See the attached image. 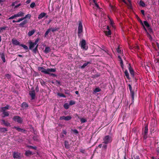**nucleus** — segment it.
Instances as JSON below:
<instances>
[{
    "label": "nucleus",
    "instance_id": "nucleus-55",
    "mask_svg": "<svg viewBox=\"0 0 159 159\" xmlns=\"http://www.w3.org/2000/svg\"><path fill=\"white\" fill-rule=\"evenodd\" d=\"M128 86H129V89L130 91H131V90H132V88L131 84H129L128 85Z\"/></svg>",
    "mask_w": 159,
    "mask_h": 159
},
{
    "label": "nucleus",
    "instance_id": "nucleus-23",
    "mask_svg": "<svg viewBox=\"0 0 159 159\" xmlns=\"http://www.w3.org/2000/svg\"><path fill=\"white\" fill-rule=\"evenodd\" d=\"M129 69L130 72V73L132 75H133L134 74V71L133 69L130 67V64L129 65Z\"/></svg>",
    "mask_w": 159,
    "mask_h": 159
},
{
    "label": "nucleus",
    "instance_id": "nucleus-16",
    "mask_svg": "<svg viewBox=\"0 0 159 159\" xmlns=\"http://www.w3.org/2000/svg\"><path fill=\"white\" fill-rule=\"evenodd\" d=\"M28 105L26 102H23L21 105V107L23 108L26 109L28 107Z\"/></svg>",
    "mask_w": 159,
    "mask_h": 159
},
{
    "label": "nucleus",
    "instance_id": "nucleus-31",
    "mask_svg": "<svg viewBox=\"0 0 159 159\" xmlns=\"http://www.w3.org/2000/svg\"><path fill=\"white\" fill-rule=\"evenodd\" d=\"M27 147H28V148H32L34 150H36L37 148L36 147L34 146H33L30 145H28L27 146Z\"/></svg>",
    "mask_w": 159,
    "mask_h": 159
},
{
    "label": "nucleus",
    "instance_id": "nucleus-29",
    "mask_svg": "<svg viewBox=\"0 0 159 159\" xmlns=\"http://www.w3.org/2000/svg\"><path fill=\"white\" fill-rule=\"evenodd\" d=\"M35 30H33L31 31H30L28 33V35L29 36H32L35 32Z\"/></svg>",
    "mask_w": 159,
    "mask_h": 159
},
{
    "label": "nucleus",
    "instance_id": "nucleus-17",
    "mask_svg": "<svg viewBox=\"0 0 159 159\" xmlns=\"http://www.w3.org/2000/svg\"><path fill=\"white\" fill-rule=\"evenodd\" d=\"M76 116L79 119H80V121L81 123H83L87 122V121L86 119L84 118H80V117L77 114H76Z\"/></svg>",
    "mask_w": 159,
    "mask_h": 159
},
{
    "label": "nucleus",
    "instance_id": "nucleus-13",
    "mask_svg": "<svg viewBox=\"0 0 159 159\" xmlns=\"http://www.w3.org/2000/svg\"><path fill=\"white\" fill-rule=\"evenodd\" d=\"M143 23L145 26L148 28V29L149 32H152V29L149 27V25L148 22L146 21H144Z\"/></svg>",
    "mask_w": 159,
    "mask_h": 159
},
{
    "label": "nucleus",
    "instance_id": "nucleus-64",
    "mask_svg": "<svg viewBox=\"0 0 159 159\" xmlns=\"http://www.w3.org/2000/svg\"><path fill=\"white\" fill-rule=\"evenodd\" d=\"M103 148H104L105 149H107V145H104L103 146Z\"/></svg>",
    "mask_w": 159,
    "mask_h": 159
},
{
    "label": "nucleus",
    "instance_id": "nucleus-40",
    "mask_svg": "<svg viewBox=\"0 0 159 159\" xmlns=\"http://www.w3.org/2000/svg\"><path fill=\"white\" fill-rule=\"evenodd\" d=\"M51 29H48L46 32L45 34V37H46L47 35H48V33L51 31Z\"/></svg>",
    "mask_w": 159,
    "mask_h": 159
},
{
    "label": "nucleus",
    "instance_id": "nucleus-41",
    "mask_svg": "<svg viewBox=\"0 0 159 159\" xmlns=\"http://www.w3.org/2000/svg\"><path fill=\"white\" fill-rule=\"evenodd\" d=\"M139 5L142 6H143V7H144L145 6V3H144V2L142 1H140L139 2Z\"/></svg>",
    "mask_w": 159,
    "mask_h": 159
},
{
    "label": "nucleus",
    "instance_id": "nucleus-10",
    "mask_svg": "<svg viewBox=\"0 0 159 159\" xmlns=\"http://www.w3.org/2000/svg\"><path fill=\"white\" fill-rule=\"evenodd\" d=\"M106 29L107 30L105 31L106 34L107 36H109L111 34L110 30H109V28L108 26H107L106 27L104 28V29Z\"/></svg>",
    "mask_w": 159,
    "mask_h": 159
},
{
    "label": "nucleus",
    "instance_id": "nucleus-11",
    "mask_svg": "<svg viewBox=\"0 0 159 159\" xmlns=\"http://www.w3.org/2000/svg\"><path fill=\"white\" fill-rule=\"evenodd\" d=\"M24 13L21 11H19L17 14H15L16 17H22L24 16Z\"/></svg>",
    "mask_w": 159,
    "mask_h": 159
},
{
    "label": "nucleus",
    "instance_id": "nucleus-22",
    "mask_svg": "<svg viewBox=\"0 0 159 159\" xmlns=\"http://www.w3.org/2000/svg\"><path fill=\"white\" fill-rule=\"evenodd\" d=\"M93 2L94 3V8L97 9L99 8V7L98 5L96 3V0H93Z\"/></svg>",
    "mask_w": 159,
    "mask_h": 159
},
{
    "label": "nucleus",
    "instance_id": "nucleus-15",
    "mask_svg": "<svg viewBox=\"0 0 159 159\" xmlns=\"http://www.w3.org/2000/svg\"><path fill=\"white\" fill-rule=\"evenodd\" d=\"M14 128L16 130H17L19 132H21L23 133V132H24L25 131H26L25 129L19 128L18 127L14 126Z\"/></svg>",
    "mask_w": 159,
    "mask_h": 159
},
{
    "label": "nucleus",
    "instance_id": "nucleus-38",
    "mask_svg": "<svg viewBox=\"0 0 159 159\" xmlns=\"http://www.w3.org/2000/svg\"><path fill=\"white\" fill-rule=\"evenodd\" d=\"M20 46H22L25 50H27L28 49V47L25 45L20 44Z\"/></svg>",
    "mask_w": 159,
    "mask_h": 159
},
{
    "label": "nucleus",
    "instance_id": "nucleus-51",
    "mask_svg": "<svg viewBox=\"0 0 159 159\" xmlns=\"http://www.w3.org/2000/svg\"><path fill=\"white\" fill-rule=\"evenodd\" d=\"M9 106L8 105H7L6 106L4 107H3V108H5L6 110H8L9 109Z\"/></svg>",
    "mask_w": 159,
    "mask_h": 159
},
{
    "label": "nucleus",
    "instance_id": "nucleus-48",
    "mask_svg": "<svg viewBox=\"0 0 159 159\" xmlns=\"http://www.w3.org/2000/svg\"><path fill=\"white\" fill-rule=\"evenodd\" d=\"M38 47V45H37L36 48L33 49V52L35 53H36L37 51V48Z\"/></svg>",
    "mask_w": 159,
    "mask_h": 159
},
{
    "label": "nucleus",
    "instance_id": "nucleus-6",
    "mask_svg": "<svg viewBox=\"0 0 159 159\" xmlns=\"http://www.w3.org/2000/svg\"><path fill=\"white\" fill-rule=\"evenodd\" d=\"M81 47L82 49L87 50L88 49V47L86 46V42L85 40H83L81 42Z\"/></svg>",
    "mask_w": 159,
    "mask_h": 159
},
{
    "label": "nucleus",
    "instance_id": "nucleus-3",
    "mask_svg": "<svg viewBox=\"0 0 159 159\" xmlns=\"http://www.w3.org/2000/svg\"><path fill=\"white\" fill-rule=\"evenodd\" d=\"M13 120L15 122H16L18 123L21 124L23 122V120L21 117L18 116H14L13 118Z\"/></svg>",
    "mask_w": 159,
    "mask_h": 159
},
{
    "label": "nucleus",
    "instance_id": "nucleus-14",
    "mask_svg": "<svg viewBox=\"0 0 159 159\" xmlns=\"http://www.w3.org/2000/svg\"><path fill=\"white\" fill-rule=\"evenodd\" d=\"M12 43L13 44L16 45H20V42L16 39H12Z\"/></svg>",
    "mask_w": 159,
    "mask_h": 159
},
{
    "label": "nucleus",
    "instance_id": "nucleus-25",
    "mask_svg": "<svg viewBox=\"0 0 159 159\" xmlns=\"http://www.w3.org/2000/svg\"><path fill=\"white\" fill-rule=\"evenodd\" d=\"M51 51L50 48L49 47H46L44 51V52L46 53H47Z\"/></svg>",
    "mask_w": 159,
    "mask_h": 159
},
{
    "label": "nucleus",
    "instance_id": "nucleus-7",
    "mask_svg": "<svg viewBox=\"0 0 159 159\" xmlns=\"http://www.w3.org/2000/svg\"><path fill=\"white\" fill-rule=\"evenodd\" d=\"M148 130V125H146L144 127V132L142 134L143 135V138L144 139H146L147 137Z\"/></svg>",
    "mask_w": 159,
    "mask_h": 159
},
{
    "label": "nucleus",
    "instance_id": "nucleus-20",
    "mask_svg": "<svg viewBox=\"0 0 159 159\" xmlns=\"http://www.w3.org/2000/svg\"><path fill=\"white\" fill-rule=\"evenodd\" d=\"M32 154V152L30 150H28L25 152V155L27 157L29 156L30 155Z\"/></svg>",
    "mask_w": 159,
    "mask_h": 159
},
{
    "label": "nucleus",
    "instance_id": "nucleus-63",
    "mask_svg": "<svg viewBox=\"0 0 159 159\" xmlns=\"http://www.w3.org/2000/svg\"><path fill=\"white\" fill-rule=\"evenodd\" d=\"M110 7L111 8V9H112V10H114V7H113V6L111 5H110Z\"/></svg>",
    "mask_w": 159,
    "mask_h": 159
},
{
    "label": "nucleus",
    "instance_id": "nucleus-52",
    "mask_svg": "<svg viewBox=\"0 0 159 159\" xmlns=\"http://www.w3.org/2000/svg\"><path fill=\"white\" fill-rule=\"evenodd\" d=\"M35 90L36 91V92H38L39 91V87L38 86H37L35 88Z\"/></svg>",
    "mask_w": 159,
    "mask_h": 159
},
{
    "label": "nucleus",
    "instance_id": "nucleus-54",
    "mask_svg": "<svg viewBox=\"0 0 159 159\" xmlns=\"http://www.w3.org/2000/svg\"><path fill=\"white\" fill-rule=\"evenodd\" d=\"M2 58L3 62H5L6 61L5 59L4 56H2Z\"/></svg>",
    "mask_w": 159,
    "mask_h": 159
},
{
    "label": "nucleus",
    "instance_id": "nucleus-45",
    "mask_svg": "<svg viewBox=\"0 0 159 159\" xmlns=\"http://www.w3.org/2000/svg\"><path fill=\"white\" fill-rule=\"evenodd\" d=\"M35 3L34 2L32 3L30 5V7L32 8L34 7H35Z\"/></svg>",
    "mask_w": 159,
    "mask_h": 159
},
{
    "label": "nucleus",
    "instance_id": "nucleus-26",
    "mask_svg": "<svg viewBox=\"0 0 159 159\" xmlns=\"http://www.w3.org/2000/svg\"><path fill=\"white\" fill-rule=\"evenodd\" d=\"M53 81H56V85H58L60 84V82L59 81H58V80H52V81H50L52 83H55V82H54Z\"/></svg>",
    "mask_w": 159,
    "mask_h": 159
},
{
    "label": "nucleus",
    "instance_id": "nucleus-37",
    "mask_svg": "<svg viewBox=\"0 0 159 159\" xmlns=\"http://www.w3.org/2000/svg\"><path fill=\"white\" fill-rule=\"evenodd\" d=\"M75 101L73 100H71L69 102V105H72L74 104H75Z\"/></svg>",
    "mask_w": 159,
    "mask_h": 159
},
{
    "label": "nucleus",
    "instance_id": "nucleus-53",
    "mask_svg": "<svg viewBox=\"0 0 159 159\" xmlns=\"http://www.w3.org/2000/svg\"><path fill=\"white\" fill-rule=\"evenodd\" d=\"M118 57L120 61V63L121 64V66H122V65L123 64V61H122L121 59L120 56H119Z\"/></svg>",
    "mask_w": 159,
    "mask_h": 159
},
{
    "label": "nucleus",
    "instance_id": "nucleus-57",
    "mask_svg": "<svg viewBox=\"0 0 159 159\" xmlns=\"http://www.w3.org/2000/svg\"><path fill=\"white\" fill-rule=\"evenodd\" d=\"M1 111H2L3 112H5V110H6L5 109V108H3V107H1Z\"/></svg>",
    "mask_w": 159,
    "mask_h": 159
},
{
    "label": "nucleus",
    "instance_id": "nucleus-35",
    "mask_svg": "<svg viewBox=\"0 0 159 159\" xmlns=\"http://www.w3.org/2000/svg\"><path fill=\"white\" fill-rule=\"evenodd\" d=\"M57 94L58 96H59L60 97H63L64 98L66 97V96L64 94H62V93H57Z\"/></svg>",
    "mask_w": 159,
    "mask_h": 159
},
{
    "label": "nucleus",
    "instance_id": "nucleus-21",
    "mask_svg": "<svg viewBox=\"0 0 159 159\" xmlns=\"http://www.w3.org/2000/svg\"><path fill=\"white\" fill-rule=\"evenodd\" d=\"M29 48L30 49H31L33 48L34 47L35 45H36L35 44H34V43H33L31 42H29Z\"/></svg>",
    "mask_w": 159,
    "mask_h": 159
},
{
    "label": "nucleus",
    "instance_id": "nucleus-50",
    "mask_svg": "<svg viewBox=\"0 0 159 159\" xmlns=\"http://www.w3.org/2000/svg\"><path fill=\"white\" fill-rule=\"evenodd\" d=\"M39 39L38 38L37 39H36V40H35V42L34 43L36 45H38L37 44V43L39 42Z\"/></svg>",
    "mask_w": 159,
    "mask_h": 159
},
{
    "label": "nucleus",
    "instance_id": "nucleus-59",
    "mask_svg": "<svg viewBox=\"0 0 159 159\" xmlns=\"http://www.w3.org/2000/svg\"><path fill=\"white\" fill-rule=\"evenodd\" d=\"M62 133L65 135H66L67 134V132L65 130L63 129Z\"/></svg>",
    "mask_w": 159,
    "mask_h": 159
},
{
    "label": "nucleus",
    "instance_id": "nucleus-18",
    "mask_svg": "<svg viewBox=\"0 0 159 159\" xmlns=\"http://www.w3.org/2000/svg\"><path fill=\"white\" fill-rule=\"evenodd\" d=\"M64 146L66 149H68L70 148V145L69 142L67 141H65L64 142Z\"/></svg>",
    "mask_w": 159,
    "mask_h": 159
},
{
    "label": "nucleus",
    "instance_id": "nucleus-27",
    "mask_svg": "<svg viewBox=\"0 0 159 159\" xmlns=\"http://www.w3.org/2000/svg\"><path fill=\"white\" fill-rule=\"evenodd\" d=\"M7 131L6 128H5L0 127V132L2 133H5Z\"/></svg>",
    "mask_w": 159,
    "mask_h": 159
},
{
    "label": "nucleus",
    "instance_id": "nucleus-47",
    "mask_svg": "<svg viewBox=\"0 0 159 159\" xmlns=\"http://www.w3.org/2000/svg\"><path fill=\"white\" fill-rule=\"evenodd\" d=\"M30 14H28L26 15L25 17H24L25 18V19L27 18H30Z\"/></svg>",
    "mask_w": 159,
    "mask_h": 159
},
{
    "label": "nucleus",
    "instance_id": "nucleus-1",
    "mask_svg": "<svg viewBox=\"0 0 159 159\" xmlns=\"http://www.w3.org/2000/svg\"><path fill=\"white\" fill-rule=\"evenodd\" d=\"M38 70L45 74H49L53 76H56L55 74L51 73V72H54L56 71L55 69L51 68L46 69L43 67H39Z\"/></svg>",
    "mask_w": 159,
    "mask_h": 159
},
{
    "label": "nucleus",
    "instance_id": "nucleus-61",
    "mask_svg": "<svg viewBox=\"0 0 159 159\" xmlns=\"http://www.w3.org/2000/svg\"><path fill=\"white\" fill-rule=\"evenodd\" d=\"M134 159H140V158L139 156H136L134 157Z\"/></svg>",
    "mask_w": 159,
    "mask_h": 159
},
{
    "label": "nucleus",
    "instance_id": "nucleus-19",
    "mask_svg": "<svg viewBox=\"0 0 159 159\" xmlns=\"http://www.w3.org/2000/svg\"><path fill=\"white\" fill-rule=\"evenodd\" d=\"M46 14L44 12H43L40 14L38 16V18L41 19L45 16Z\"/></svg>",
    "mask_w": 159,
    "mask_h": 159
},
{
    "label": "nucleus",
    "instance_id": "nucleus-39",
    "mask_svg": "<svg viewBox=\"0 0 159 159\" xmlns=\"http://www.w3.org/2000/svg\"><path fill=\"white\" fill-rule=\"evenodd\" d=\"M40 83L42 85H46L47 83L46 82H44L43 81V80H40Z\"/></svg>",
    "mask_w": 159,
    "mask_h": 159
},
{
    "label": "nucleus",
    "instance_id": "nucleus-8",
    "mask_svg": "<svg viewBox=\"0 0 159 159\" xmlns=\"http://www.w3.org/2000/svg\"><path fill=\"white\" fill-rule=\"evenodd\" d=\"M72 119V117L70 116H61L60 118V120H64L66 121H68Z\"/></svg>",
    "mask_w": 159,
    "mask_h": 159
},
{
    "label": "nucleus",
    "instance_id": "nucleus-12",
    "mask_svg": "<svg viewBox=\"0 0 159 159\" xmlns=\"http://www.w3.org/2000/svg\"><path fill=\"white\" fill-rule=\"evenodd\" d=\"M2 122V124H4L5 126H11V124L10 123L8 122L7 121H6L4 120H1Z\"/></svg>",
    "mask_w": 159,
    "mask_h": 159
},
{
    "label": "nucleus",
    "instance_id": "nucleus-4",
    "mask_svg": "<svg viewBox=\"0 0 159 159\" xmlns=\"http://www.w3.org/2000/svg\"><path fill=\"white\" fill-rule=\"evenodd\" d=\"M29 94L31 96L32 100L34 99L35 97V93L34 88L31 89V90L29 91Z\"/></svg>",
    "mask_w": 159,
    "mask_h": 159
},
{
    "label": "nucleus",
    "instance_id": "nucleus-5",
    "mask_svg": "<svg viewBox=\"0 0 159 159\" xmlns=\"http://www.w3.org/2000/svg\"><path fill=\"white\" fill-rule=\"evenodd\" d=\"M78 36L80 37L81 36V34L83 31V26L82 22L81 21L79 22V26L78 28Z\"/></svg>",
    "mask_w": 159,
    "mask_h": 159
},
{
    "label": "nucleus",
    "instance_id": "nucleus-58",
    "mask_svg": "<svg viewBox=\"0 0 159 159\" xmlns=\"http://www.w3.org/2000/svg\"><path fill=\"white\" fill-rule=\"evenodd\" d=\"M149 64L148 65H147L146 66H145V68L147 70H148V68H149L150 66H149Z\"/></svg>",
    "mask_w": 159,
    "mask_h": 159
},
{
    "label": "nucleus",
    "instance_id": "nucleus-24",
    "mask_svg": "<svg viewBox=\"0 0 159 159\" xmlns=\"http://www.w3.org/2000/svg\"><path fill=\"white\" fill-rule=\"evenodd\" d=\"M7 28V26H4L0 27V33L3 32Z\"/></svg>",
    "mask_w": 159,
    "mask_h": 159
},
{
    "label": "nucleus",
    "instance_id": "nucleus-30",
    "mask_svg": "<svg viewBox=\"0 0 159 159\" xmlns=\"http://www.w3.org/2000/svg\"><path fill=\"white\" fill-rule=\"evenodd\" d=\"M3 115L2 116L3 117H4L6 116H8L9 115V114L7 111L3 112Z\"/></svg>",
    "mask_w": 159,
    "mask_h": 159
},
{
    "label": "nucleus",
    "instance_id": "nucleus-28",
    "mask_svg": "<svg viewBox=\"0 0 159 159\" xmlns=\"http://www.w3.org/2000/svg\"><path fill=\"white\" fill-rule=\"evenodd\" d=\"M130 92L132 100L133 101V102L134 99V92L133 90H131V91H130Z\"/></svg>",
    "mask_w": 159,
    "mask_h": 159
},
{
    "label": "nucleus",
    "instance_id": "nucleus-44",
    "mask_svg": "<svg viewBox=\"0 0 159 159\" xmlns=\"http://www.w3.org/2000/svg\"><path fill=\"white\" fill-rule=\"evenodd\" d=\"M15 18H16V16L15 15V14H14V15L10 17H9L8 19V20H11V19H13Z\"/></svg>",
    "mask_w": 159,
    "mask_h": 159
},
{
    "label": "nucleus",
    "instance_id": "nucleus-62",
    "mask_svg": "<svg viewBox=\"0 0 159 159\" xmlns=\"http://www.w3.org/2000/svg\"><path fill=\"white\" fill-rule=\"evenodd\" d=\"M50 29H51V31H52V32H54L57 30V29L54 28H51Z\"/></svg>",
    "mask_w": 159,
    "mask_h": 159
},
{
    "label": "nucleus",
    "instance_id": "nucleus-49",
    "mask_svg": "<svg viewBox=\"0 0 159 159\" xmlns=\"http://www.w3.org/2000/svg\"><path fill=\"white\" fill-rule=\"evenodd\" d=\"M88 64V63H84L83 65L81 66V68H84Z\"/></svg>",
    "mask_w": 159,
    "mask_h": 159
},
{
    "label": "nucleus",
    "instance_id": "nucleus-60",
    "mask_svg": "<svg viewBox=\"0 0 159 159\" xmlns=\"http://www.w3.org/2000/svg\"><path fill=\"white\" fill-rule=\"evenodd\" d=\"M148 36L150 40H152V38L151 36L148 34Z\"/></svg>",
    "mask_w": 159,
    "mask_h": 159
},
{
    "label": "nucleus",
    "instance_id": "nucleus-56",
    "mask_svg": "<svg viewBox=\"0 0 159 159\" xmlns=\"http://www.w3.org/2000/svg\"><path fill=\"white\" fill-rule=\"evenodd\" d=\"M80 152L82 153H84L85 152V150L83 149H81L80 150Z\"/></svg>",
    "mask_w": 159,
    "mask_h": 159
},
{
    "label": "nucleus",
    "instance_id": "nucleus-36",
    "mask_svg": "<svg viewBox=\"0 0 159 159\" xmlns=\"http://www.w3.org/2000/svg\"><path fill=\"white\" fill-rule=\"evenodd\" d=\"M27 22V21L26 20H25L20 24V25L23 26Z\"/></svg>",
    "mask_w": 159,
    "mask_h": 159
},
{
    "label": "nucleus",
    "instance_id": "nucleus-2",
    "mask_svg": "<svg viewBox=\"0 0 159 159\" xmlns=\"http://www.w3.org/2000/svg\"><path fill=\"white\" fill-rule=\"evenodd\" d=\"M112 139V137L109 135L105 136L103 138V143L107 144L111 142Z\"/></svg>",
    "mask_w": 159,
    "mask_h": 159
},
{
    "label": "nucleus",
    "instance_id": "nucleus-32",
    "mask_svg": "<svg viewBox=\"0 0 159 159\" xmlns=\"http://www.w3.org/2000/svg\"><path fill=\"white\" fill-rule=\"evenodd\" d=\"M125 76L126 77V78L127 79H129V74L128 73V72L127 70H125Z\"/></svg>",
    "mask_w": 159,
    "mask_h": 159
},
{
    "label": "nucleus",
    "instance_id": "nucleus-43",
    "mask_svg": "<svg viewBox=\"0 0 159 159\" xmlns=\"http://www.w3.org/2000/svg\"><path fill=\"white\" fill-rule=\"evenodd\" d=\"M24 19H25V18H24V17L19 18V19H18V20L17 21H16V22H20Z\"/></svg>",
    "mask_w": 159,
    "mask_h": 159
},
{
    "label": "nucleus",
    "instance_id": "nucleus-34",
    "mask_svg": "<svg viewBox=\"0 0 159 159\" xmlns=\"http://www.w3.org/2000/svg\"><path fill=\"white\" fill-rule=\"evenodd\" d=\"M101 91V89L99 88H96L94 90V92L95 93L99 92Z\"/></svg>",
    "mask_w": 159,
    "mask_h": 159
},
{
    "label": "nucleus",
    "instance_id": "nucleus-42",
    "mask_svg": "<svg viewBox=\"0 0 159 159\" xmlns=\"http://www.w3.org/2000/svg\"><path fill=\"white\" fill-rule=\"evenodd\" d=\"M122 1L127 4H130V0H127L128 2H126L125 0H122Z\"/></svg>",
    "mask_w": 159,
    "mask_h": 159
},
{
    "label": "nucleus",
    "instance_id": "nucleus-33",
    "mask_svg": "<svg viewBox=\"0 0 159 159\" xmlns=\"http://www.w3.org/2000/svg\"><path fill=\"white\" fill-rule=\"evenodd\" d=\"M63 106L65 109H67L69 108V105L67 103H66Z\"/></svg>",
    "mask_w": 159,
    "mask_h": 159
},
{
    "label": "nucleus",
    "instance_id": "nucleus-46",
    "mask_svg": "<svg viewBox=\"0 0 159 159\" xmlns=\"http://www.w3.org/2000/svg\"><path fill=\"white\" fill-rule=\"evenodd\" d=\"M71 130H72L74 133L78 134L79 133L78 131L76 129H74V130L72 129Z\"/></svg>",
    "mask_w": 159,
    "mask_h": 159
},
{
    "label": "nucleus",
    "instance_id": "nucleus-9",
    "mask_svg": "<svg viewBox=\"0 0 159 159\" xmlns=\"http://www.w3.org/2000/svg\"><path fill=\"white\" fill-rule=\"evenodd\" d=\"M13 157L15 158H21L20 153L18 152H14L13 153Z\"/></svg>",
    "mask_w": 159,
    "mask_h": 159
}]
</instances>
